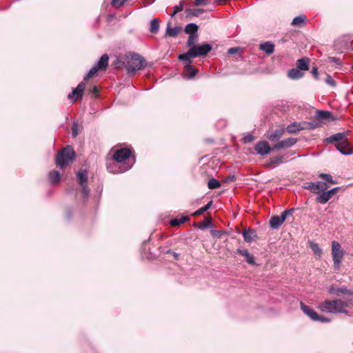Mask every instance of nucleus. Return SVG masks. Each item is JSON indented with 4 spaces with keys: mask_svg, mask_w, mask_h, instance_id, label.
Returning <instances> with one entry per match:
<instances>
[{
    "mask_svg": "<svg viewBox=\"0 0 353 353\" xmlns=\"http://www.w3.org/2000/svg\"><path fill=\"white\" fill-rule=\"evenodd\" d=\"M347 305V302L339 299L334 300L327 299L319 304V309L322 312L331 314H347V310L346 308Z\"/></svg>",
    "mask_w": 353,
    "mask_h": 353,
    "instance_id": "nucleus-1",
    "label": "nucleus"
},
{
    "mask_svg": "<svg viewBox=\"0 0 353 353\" xmlns=\"http://www.w3.org/2000/svg\"><path fill=\"white\" fill-rule=\"evenodd\" d=\"M146 65V61L140 54L137 53H130L126 58V70L128 74L133 76L140 70H142Z\"/></svg>",
    "mask_w": 353,
    "mask_h": 353,
    "instance_id": "nucleus-2",
    "label": "nucleus"
},
{
    "mask_svg": "<svg viewBox=\"0 0 353 353\" xmlns=\"http://www.w3.org/2000/svg\"><path fill=\"white\" fill-rule=\"evenodd\" d=\"M212 49V45L209 43H202L192 46L185 53L180 54L178 59H185L196 58L199 57L206 56Z\"/></svg>",
    "mask_w": 353,
    "mask_h": 353,
    "instance_id": "nucleus-3",
    "label": "nucleus"
},
{
    "mask_svg": "<svg viewBox=\"0 0 353 353\" xmlns=\"http://www.w3.org/2000/svg\"><path fill=\"white\" fill-rule=\"evenodd\" d=\"M132 154L131 150L129 148H121L117 150L112 155V157L117 163H123L121 168H119L118 172H123L130 169L135 160L133 158L130 164H126L125 161H130V158Z\"/></svg>",
    "mask_w": 353,
    "mask_h": 353,
    "instance_id": "nucleus-4",
    "label": "nucleus"
},
{
    "mask_svg": "<svg viewBox=\"0 0 353 353\" xmlns=\"http://www.w3.org/2000/svg\"><path fill=\"white\" fill-rule=\"evenodd\" d=\"M75 157V153L70 146H67L61 150L57 155L56 163L57 166L63 169L72 163Z\"/></svg>",
    "mask_w": 353,
    "mask_h": 353,
    "instance_id": "nucleus-5",
    "label": "nucleus"
},
{
    "mask_svg": "<svg viewBox=\"0 0 353 353\" xmlns=\"http://www.w3.org/2000/svg\"><path fill=\"white\" fill-rule=\"evenodd\" d=\"M108 55L107 54H103L98 62L88 71L84 77V81L92 77L99 70H105L108 65Z\"/></svg>",
    "mask_w": 353,
    "mask_h": 353,
    "instance_id": "nucleus-6",
    "label": "nucleus"
},
{
    "mask_svg": "<svg viewBox=\"0 0 353 353\" xmlns=\"http://www.w3.org/2000/svg\"><path fill=\"white\" fill-rule=\"evenodd\" d=\"M332 255L333 258L334 267L336 270L339 269L342 259L344 255V251L341 244L337 241L332 242Z\"/></svg>",
    "mask_w": 353,
    "mask_h": 353,
    "instance_id": "nucleus-7",
    "label": "nucleus"
},
{
    "mask_svg": "<svg viewBox=\"0 0 353 353\" xmlns=\"http://www.w3.org/2000/svg\"><path fill=\"white\" fill-rule=\"evenodd\" d=\"M77 177L81 188L83 197L86 199L90 194V189L88 187V172L85 170H79L77 173Z\"/></svg>",
    "mask_w": 353,
    "mask_h": 353,
    "instance_id": "nucleus-8",
    "label": "nucleus"
},
{
    "mask_svg": "<svg viewBox=\"0 0 353 353\" xmlns=\"http://www.w3.org/2000/svg\"><path fill=\"white\" fill-rule=\"evenodd\" d=\"M183 62L184 67V77L187 79H193L198 73V70L191 65L192 61L191 59H188V61L185 59H179Z\"/></svg>",
    "mask_w": 353,
    "mask_h": 353,
    "instance_id": "nucleus-9",
    "label": "nucleus"
},
{
    "mask_svg": "<svg viewBox=\"0 0 353 353\" xmlns=\"http://www.w3.org/2000/svg\"><path fill=\"white\" fill-rule=\"evenodd\" d=\"M303 188L313 193L319 194L321 191L326 190L328 185L326 183L322 181L307 182L304 183Z\"/></svg>",
    "mask_w": 353,
    "mask_h": 353,
    "instance_id": "nucleus-10",
    "label": "nucleus"
},
{
    "mask_svg": "<svg viewBox=\"0 0 353 353\" xmlns=\"http://www.w3.org/2000/svg\"><path fill=\"white\" fill-rule=\"evenodd\" d=\"M254 150L257 154L264 156L270 153L272 151L269 143L266 141H261L256 143L254 145Z\"/></svg>",
    "mask_w": 353,
    "mask_h": 353,
    "instance_id": "nucleus-11",
    "label": "nucleus"
},
{
    "mask_svg": "<svg viewBox=\"0 0 353 353\" xmlns=\"http://www.w3.org/2000/svg\"><path fill=\"white\" fill-rule=\"evenodd\" d=\"M290 157L288 154H279L274 157H272L269 161L265 163V167L266 168H272L280 164L286 162L287 159Z\"/></svg>",
    "mask_w": 353,
    "mask_h": 353,
    "instance_id": "nucleus-12",
    "label": "nucleus"
},
{
    "mask_svg": "<svg viewBox=\"0 0 353 353\" xmlns=\"http://www.w3.org/2000/svg\"><path fill=\"white\" fill-rule=\"evenodd\" d=\"M297 140L294 138H288L279 141L272 146V151H279L281 149L288 148L293 146Z\"/></svg>",
    "mask_w": 353,
    "mask_h": 353,
    "instance_id": "nucleus-13",
    "label": "nucleus"
},
{
    "mask_svg": "<svg viewBox=\"0 0 353 353\" xmlns=\"http://www.w3.org/2000/svg\"><path fill=\"white\" fill-rule=\"evenodd\" d=\"M85 90V83L83 82H81L79 83L76 88H74L71 93H70L68 96V99L72 101V102H75L79 97H82L83 92Z\"/></svg>",
    "mask_w": 353,
    "mask_h": 353,
    "instance_id": "nucleus-14",
    "label": "nucleus"
},
{
    "mask_svg": "<svg viewBox=\"0 0 353 353\" xmlns=\"http://www.w3.org/2000/svg\"><path fill=\"white\" fill-rule=\"evenodd\" d=\"M335 146L342 154L350 155L353 154V148L350 147L347 139L343 141L335 143Z\"/></svg>",
    "mask_w": 353,
    "mask_h": 353,
    "instance_id": "nucleus-15",
    "label": "nucleus"
},
{
    "mask_svg": "<svg viewBox=\"0 0 353 353\" xmlns=\"http://www.w3.org/2000/svg\"><path fill=\"white\" fill-rule=\"evenodd\" d=\"M347 132H338L336 134H334L327 137L325 139L324 142L327 144L333 143H340L341 141H343V140H345L347 139Z\"/></svg>",
    "mask_w": 353,
    "mask_h": 353,
    "instance_id": "nucleus-16",
    "label": "nucleus"
},
{
    "mask_svg": "<svg viewBox=\"0 0 353 353\" xmlns=\"http://www.w3.org/2000/svg\"><path fill=\"white\" fill-rule=\"evenodd\" d=\"M328 292L330 294L336 295V296H341V294H352L353 292L349 289H347L346 287H342V288H334V287H330L328 289Z\"/></svg>",
    "mask_w": 353,
    "mask_h": 353,
    "instance_id": "nucleus-17",
    "label": "nucleus"
},
{
    "mask_svg": "<svg viewBox=\"0 0 353 353\" xmlns=\"http://www.w3.org/2000/svg\"><path fill=\"white\" fill-rule=\"evenodd\" d=\"M301 309L303 313L310 318L312 321L318 319V314L313 310L310 306L305 305L301 302Z\"/></svg>",
    "mask_w": 353,
    "mask_h": 353,
    "instance_id": "nucleus-18",
    "label": "nucleus"
},
{
    "mask_svg": "<svg viewBox=\"0 0 353 353\" xmlns=\"http://www.w3.org/2000/svg\"><path fill=\"white\" fill-rule=\"evenodd\" d=\"M305 129L306 127L303 126V123L296 122L288 125L286 128L287 132L290 134H294Z\"/></svg>",
    "mask_w": 353,
    "mask_h": 353,
    "instance_id": "nucleus-19",
    "label": "nucleus"
},
{
    "mask_svg": "<svg viewBox=\"0 0 353 353\" xmlns=\"http://www.w3.org/2000/svg\"><path fill=\"white\" fill-rule=\"evenodd\" d=\"M244 241L247 243H251L256 239V234L254 230H243L242 232Z\"/></svg>",
    "mask_w": 353,
    "mask_h": 353,
    "instance_id": "nucleus-20",
    "label": "nucleus"
},
{
    "mask_svg": "<svg viewBox=\"0 0 353 353\" xmlns=\"http://www.w3.org/2000/svg\"><path fill=\"white\" fill-rule=\"evenodd\" d=\"M284 132L285 130L283 128L276 129L273 132L268 134L266 137L271 141H276L283 137Z\"/></svg>",
    "mask_w": 353,
    "mask_h": 353,
    "instance_id": "nucleus-21",
    "label": "nucleus"
},
{
    "mask_svg": "<svg viewBox=\"0 0 353 353\" xmlns=\"http://www.w3.org/2000/svg\"><path fill=\"white\" fill-rule=\"evenodd\" d=\"M236 252L244 256L248 262V264L250 265H254L255 264V262H254V258L253 256V255H252L250 253H249L248 250H246V249H237L236 250Z\"/></svg>",
    "mask_w": 353,
    "mask_h": 353,
    "instance_id": "nucleus-22",
    "label": "nucleus"
},
{
    "mask_svg": "<svg viewBox=\"0 0 353 353\" xmlns=\"http://www.w3.org/2000/svg\"><path fill=\"white\" fill-rule=\"evenodd\" d=\"M259 48L266 54H271L274 50V45L272 42L267 41L260 44Z\"/></svg>",
    "mask_w": 353,
    "mask_h": 353,
    "instance_id": "nucleus-23",
    "label": "nucleus"
},
{
    "mask_svg": "<svg viewBox=\"0 0 353 353\" xmlns=\"http://www.w3.org/2000/svg\"><path fill=\"white\" fill-rule=\"evenodd\" d=\"M61 179L60 173L57 170H52L48 173V180L51 184H57Z\"/></svg>",
    "mask_w": 353,
    "mask_h": 353,
    "instance_id": "nucleus-24",
    "label": "nucleus"
},
{
    "mask_svg": "<svg viewBox=\"0 0 353 353\" xmlns=\"http://www.w3.org/2000/svg\"><path fill=\"white\" fill-rule=\"evenodd\" d=\"M309 59L303 58L298 59L296 61V68L301 72L306 71L308 70Z\"/></svg>",
    "mask_w": 353,
    "mask_h": 353,
    "instance_id": "nucleus-25",
    "label": "nucleus"
},
{
    "mask_svg": "<svg viewBox=\"0 0 353 353\" xmlns=\"http://www.w3.org/2000/svg\"><path fill=\"white\" fill-rule=\"evenodd\" d=\"M331 197L328 192L325 190L321 191L316 197V201L319 203L324 204L327 203Z\"/></svg>",
    "mask_w": 353,
    "mask_h": 353,
    "instance_id": "nucleus-26",
    "label": "nucleus"
},
{
    "mask_svg": "<svg viewBox=\"0 0 353 353\" xmlns=\"http://www.w3.org/2000/svg\"><path fill=\"white\" fill-rule=\"evenodd\" d=\"M331 112L327 110H316L315 118L317 121H323L331 117Z\"/></svg>",
    "mask_w": 353,
    "mask_h": 353,
    "instance_id": "nucleus-27",
    "label": "nucleus"
},
{
    "mask_svg": "<svg viewBox=\"0 0 353 353\" xmlns=\"http://www.w3.org/2000/svg\"><path fill=\"white\" fill-rule=\"evenodd\" d=\"M288 77L291 79H298L303 76V72L297 68H292L288 71Z\"/></svg>",
    "mask_w": 353,
    "mask_h": 353,
    "instance_id": "nucleus-28",
    "label": "nucleus"
},
{
    "mask_svg": "<svg viewBox=\"0 0 353 353\" xmlns=\"http://www.w3.org/2000/svg\"><path fill=\"white\" fill-rule=\"evenodd\" d=\"M179 30L180 27L175 26L174 28H172L170 26V23H168L167 24L165 33L169 37H174L178 34Z\"/></svg>",
    "mask_w": 353,
    "mask_h": 353,
    "instance_id": "nucleus-29",
    "label": "nucleus"
},
{
    "mask_svg": "<svg viewBox=\"0 0 353 353\" xmlns=\"http://www.w3.org/2000/svg\"><path fill=\"white\" fill-rule=\"evenodd\" d=\"M282 224L283 222H281L279 216H272L270 219V226L272 229H277Z\"/></svg>",
    "mask_w": 353,
    "mask_h": 353,
    "instance_id": "nucleus-30",
    "label": "nucleus"
},
{
    "mask_svg": "<svg viewBox=\"0 0 353 353\" xmlns=\"http://www.w3.org/2000/svg\"><path fill=\"white\" fill-rule=\"evenodd\" d=\"M306 17L304 14H301L294 17L292 21V25L301 27L305 24Z\"/></svg>",
    "mask_w": 353,
    "mask_h": 353,
    "instance_id": "nucleus-31",
    "label": "nucleus"
},
{
    "mask_svg": "<svg viewBox=\"0 0 353 353\" xmlns=\"http://www.w3.org/2000/svg\"><path fill=\"white\" fill-rule=\"evenodd\" d=\"M199 26L194 23H190L185 27V32L187 34H196L198 31Z\"/></svg>",
    "mask_w": 353,
    "mask_h": 353,
    "instance_id": "nucleus-32",
    "label": "nucleus"
},
{
    "mask_svg": "<svg viewBox=\"0 0 353 353\" xmlns=\"http://www.w3.org/2000/svg\"><path fill=\"white\" fill-rule=\"evenodd\" d=\"M159 30V21L157 19H153L151 20L150 23V31L153 33L156 34Z\"/></svg>",
    "mask_w": 353,
    "mask_h": 353,
    "instance_id": "nucleus-33",
    "label": "nucleus"
},
{
    "mask_svg": "<svg viewBox=\"0 0 353 353\" xmlns=\"http://www.w3.org/2000/svg\"><path fill=\"white\" fill-rule=\"evenodd\" d=\"M198 39L199 36L197 33L190 34L187 41V46L190 48H192V46H195L196 43L198 42Z\"/></svg>",
    "mask_w": 353,
    "mask_h": 353,
    "instance_id": "nucleus-34",
    "label": "nucleus"
},
{
    "mask_svg": "<svg viewBox=\"0 0 353 353\" xmlns=\"http://www.w3.org/2000/svg\"><path fill=\"white\" fill-rule=\"evenodd\" d=\"M189 219L188 216H183L179 219H174L170 221V224L172 226H177L180 225L181 224L184 223L185 221H187Z\"/></svg>",
    "mask_w": 353,
    "mask_h": 353,
    "instance_id": "nucleus-35",
    "label": "nucleus"
},
{
    "mask_svg": "<svg viewBox=\"0 0 353 353\" xmlns=\"http://www.w3.org/2000/svg\"><path fill=\"white\" fill-rule=\"evenodd\" d=\"M310 247L316 255L319 257L322 255V250L320 248L318 243L310 242Z\"/></svg>",
    "mask_w": 353,
    "mask_h": 353,
    "instance_id": "nucleus-36",
    "label": "nucleus"
},
{
    "mask_svg": "<svg viewBox=\"0 0 353 353\" xmlns=\"http://www.w3.org/2000/svg\"><path fill=\"white\" fill-rule=\"evenodd\" d=\"M208 186L209 189H216L221 186V183L218 180L212 178L208 181Z\"/></svg>",
    "mask_w": 353,
    "mask_h": 353,
    "instance_id": "nucleus-37",
    "label": "nucleus"
},
{
    "mask_svg": "<svg viewBox=\"0 0 353 353\" xmlns=\"http://www.w3.org/2000/svg\"><path fill=\"white\" fill-rule=\"evenodd\" d=\"M303 126L306 127V129L308 128L310 130H314V129L318 128L321 126L319 121L317 120L316 121H312V122H306V123H303Z\"/></svg>",
    "mask_w": 353,
    "mask_h": 353,
    "instance_id": "nucleus-38",
    "label": "nucleus"
},
{
    "mask_svg": "<svg viewBox=\"0 0 353 353\" xmlns=\"http://www.w3.org/2000/svg\"><path fill=\"white\" fill-rule=\"evenodd\" d=\"M211 226V219L208 217L204 219V220L198 224V228L201 230L209 228Z\"/></svg>",
    "mask_w": 353,
    "mask_h": 353,
    "instance_id": "nucleus-39",
    "label": "nucleus"
},
{
    "mask_svg": "<svg viewBox=\"0 0 353 353\" xmlns=\"http://www.w3.org/2000/svg\"><path fill=\"white\" fill-rule=\"evenodd\" d=\"M320 178L324 179L326 182L335 184L336 183V181L332 179V176L329 174L321 173L319 176Z\"/></svg>",
    "mask_w": 353,
    "mask_h": 353,
    "instance_id": "nucleus-40",
    "label": "nucleus"
},
{
    "mask_svg": "<svg viewBox=\"0 0 353 353\" xmlns=\"http://www.w3.org/2000/svg\"><path fill=\"white\" fill-rule=\"evenodd\" d=\"M185 12L187 13V15L196 17L200 14L203 13L204 10L203 9H187Z\"/></svg>",
    "mask_w": 353,
    "mask_h": 353,
    "instance_id": "nucleus-41",
    "label": "nucleus"
},
{
    "mask_svg": "<svg viewBox=\"0 0 353 353\" xmlns=\"http://www.w3.org/2000/svg\"><path fill=\"white\" fill-rule=\"evenodd\" d=\"M183 9V3L182 1L180 2V3L177 6H175L173 8V12L171 14L172 17H174L175 14H176L178 12L182 11Z\"/></svg>",
    "mask_w": 353,
    "mask_h": 353,
    "instance_id": "nucleus-42",
    "label": "nucleus"
},
{
    "mask_svg": "<svg viewBox=\"0 0 353 353\" xmlns=\"http://www.w3.org/2000/svg\"><path fill=\"white\" fill-rule=\"evenodd\" d=\"M127 0H112L111 5L114 8H119L124 5Z\"/></svg>",
    "mask_w": 353,
    "mask_h": 353,
    "instance_id": "nucleus-43",
    "label": "nucleus"
},
{
    "mask_svg": "<svg viewBox=\"0 0 353 353\" xmlns=\"http://www.w3.org/2000/svg\"><path fill=\"white\" fill-rule=\"evenodd\" d=\"M72 134L74 137H76L79 134L78 124L77 122H73L72 125Z\"/></svg>",
    "mask_w": 353,
    "mask_h": 353,
    "instance_id": "nucleus-44",
    "label": "nucleus"
},
{
    "mask_svg": "<svg viewBox=\"0 0 353 353\" xmlns=\"http://www.w3.org/2000/svg\"><path fill=\"white\" fill-rule=\"evenodd\" d=\"M236 180V176L232 174H230L229 175L225 176L223 181L225 183H229L233 182Z\"/></svg>",
    "mask_w": 353,
    "mask_h": 353,
    "instance_id": "nucleus-45",
    "label": "nucleus"
},
{
    "mask_svg": "<svg viewBox=\"0 0 353 353\" xmlns=\"http://www.w3.org/2000/svg\"><path fill=\"white\" fill-rule=\"evenodd\" d=\"M314 321H319L321 323H329L331 321V319L327 317L320 316L318 314V319L314 320Z\"/></svg>",
    "mask_w": 353,
    "mask_h": 353,
    "instance_id": "nucleus-46",
    "label": "nucleus"
},
{
    "mask_svg": "<svg viewBox=\"0 0 353 353\" xmlns=\"http://www.w3.org/2000/svg\"><path fill=\"white\" fill-rule=\"evenodd\" d=\"M325 82L329 84V85H331L332 86H334L336 85V82L335 81L330 77V76H327V78L325 79Z\"/></svg>",
    "mask_w": 353,
    "mask_h": 353,
    "instance_id": "nucleus-47",
    "label": "nucleus"
},
{
    "mask_svg": "<svg viewBox=\"0 0 353 353\" xmlns=\"http://www.w3.org/2000/svg\"><path fill=\"white\" fill-rule=\"evenodd\" d=\"M240 50L239 48H230L228 50V54H236Z\"/></svg>",
    "mask_w": 353,
    "mask_h": 353,
    "instance_id": "nucleus-48",
    "label": "nucleus"
},
{
    "mask_svg": "<svg viewBox=\"0 0 353 353\" xmlns=\"http://www.w3.org/2000/svg\"><path fill=\"white\" fill-rule=\"evenodd\" d=\"M254 140V137L251 134H248L245 137H244L243 138V141L245 143H250L252 141H253Z\"/></svg>",
    "mask_w": 353,
    "mask_h": 353,
    "instance_id": "nucleus-49",
    "label": "nucleus"
},
{
    "mask_svg": "<svg viewBox=\"0 0 353 353\" xmlns=\"http://www.w3.org/2000/svg\"><path fill=\"white\" fill-rule=\"evenodd\" d=\"M205 211L203 208H201L196 211H195L194 213L192 214V216H199L204 213Z\"/></svg>",
    "mask_w": 353,
    "mask_h": 353,
    "instance_id": "nucleus-50",
    "label": "nucleus"
},
{
    "mask_svg": "<svg viewBox=\"0 0 353 353\" xmlns=\"http://www.w3.org/2000/svg\"><path fill=\"white\" fill-rule=\"evenodd\" d=\"M339 187H335L328 191H327L330 195V196L332 198V196L339 190Z\"/></svg>",
    "mask_w": 353,
    "mask_h": 353,
    "instance_id": "nucleus-51",
    "label": "nucleus"
},
{
    "mask_svg": "<svg viewBox=\"0 0 353 353\" xmlns=\"http://www.w3.org/2000/svg\"><path fill=\"white\" fill-rule=\"evenodd\" d=\"M207 0H195L194 1V6H199L203 4H206Z\"/></svg>",
    "mask_w": 353,
    "mask_h": 353,
    "instance_id": "nucleus-52",
    "label": "nucleus"
},
{
    "mask_svg": "<svg viewBox=\"0 0 353 353\" xmlns=\"http://www.w3.org/2000/svg\"><path fill=\"white\" fill-rule=\"evenodd\" d=\"M329 59H330V61L332 62V63H336L338 65L341 64V61H340L339 59H338V58L330 57Z\"/></svg>",
    "mask_w": 353,
    "mask_h": 353,
    "instance_id": "nucleus-53",
    "label": "nucleus"
},
{
    "mask_svg": "<svg viewBox=\"0 0 353 353\" xmlns=\"http://www.w3.org/2000/svg\"><path fill=\"white\" fill-rule=\"evenodd\" d=\"M311 73L315 79H317L319 78V77H318L319 73H318V70L316 68H313L312 69Z\"/></svg>",
    "mask_w": 353,
    "mask_h": 353,
    "instance_id": "nucleus-54",
    "label": "nucleus"
},
{
    "mask_svg": "<svg viewBox=\"0 0 353 353\" xmlns=\"http://www.w3.org/2000/svg\"><path fill=\"white\" fill-rule=\"evenodd\" d=\"M294 211V208H290V209H288V210H285V214H286V215L288 216H292Z\"/></svg>",
    "mask_w": 353,
    "mask_h": 353,
    "instance_id": "nucleus-55",
    "label": "nucleus"
},
{
    "mask_svg": "<svg viewBox=\"0 0 353 353\" xmlns=\"http://www.w3.org/2000/svg\"><path fill=\"white\" fill-rule=\"evenodd\" d=\"M279 216L280 217V219H281V222H283V223L285 221L286 218L288 217L286 214H285V210Z\"/></svg>",
    "mask_w": 353,
    "mask_h": 353,
    "instance_id": "nucleus-56",
    "label": "nucleus"
},
{
    "mask_svg": "<svg viewBox=\"0 0 353 353\" xmlns=\"http://www.w3.org/2000/svg\"><path fill=\"white\" fill-rule=\"evenodd\" d=\"M212 204V201H210L204 207H203L205 212L211 208Z\"/></svg>",
    "mask_w": 353,
    "mask_h": 353,
    "instance_id": "nucleus-57",
    "label": "nucleus"
},
{
    "mask_svg": "<svg viewBox=\"0 0 353 353\" xmlns=\"http://www.w3.org/2000/svg\"><path fill=\"white\" fill-rule=\"evenodd\" d=\"M99 92L96 86L93 87L92 88V92L94 94H97Z\"/></svg>",
    "mask_w": 353,
    "mask_h": 353,
    "instance_id": "nucleus-58",
    "label": "nucleus"
}]
</instances>
